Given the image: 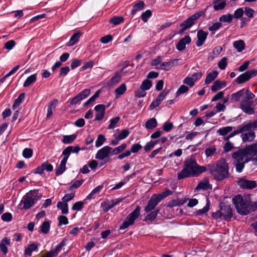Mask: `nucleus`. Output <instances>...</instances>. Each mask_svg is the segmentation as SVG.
Masks as SVG:
<instances>
[{"label":"nucleus","instance_id":"1","mask_svg":"<svg viewBox=\"0 0 257 257\" xmlns=\"http://www.w3.org/2000/svg\"><path fill=\"white\" fill-rule=\"evenodd\" d=\"M207 171V167L197 164L194 159H187L184 162L183 169L178 173L177 178L182 180L185 178L198 177Z\"/></svg>","mask_w":257,"mask_h":257},{"label":"nucleus","instance_id":"2","mask_svg":"<svg viewBox=\"0 0 257 257\" xmlns=\"http://www.w3.org/2000/svg\"><path fill=\"white\" fill-rule=\"evenodd\" d=\"M228 170V164L223 159L218 161L216 164H209L207 167V171H208L218 181H222L229 177Z\"/></svg>","mask_w":257,"mask_h":257},{"label":"nucleus","instance_id":"3","mask_svg":"<svg viewBox=\"0 0 257 257\" xmlns=\"http://www.w3.org/2000/svg\"><path fill=\"white\" fill-rule=\"evenodd\" d=\"M232 201L238 214L246 215L249 213V200L238 194L232 198Z\"/></svg>","mask_w":257,"mask_h":257},{"label":"nucleus","instance_id":"4","mask_svg":"<svg viewBox=\"0 0 257 257\" xmlns=\"http://www.w3.org/2000/svg\"><path fill=\"white\" fill-rule=\"evenodd\" d=\"M205 15V12L204 11H199L189 17L186 20L180 25L181 29L179 30L178 33L182 34L187 29H190L196 23L197 21L203 16Z\"/></svg>","mask_w":257,"mask_h":257},{"label":"nucleus","instance_id":"5","mask_svg":"<svg viewBox=\"0 0 257 257\" xmlns=\"http://www.w3.org/2000/svg\"><path fill=\"white\" fill-rule=\"evenodd\" d=\"M140 206H137L135 210L126 217L125 221L120 226L119 229L124 230L128 228L130 226L134 225L135 220L140 215Z\"/></svg>","mask_w":257,"mask_h":257},{"label":"nucleus","instance_id":"6","mask_svg":"<svg viewBox=\"0 0 257 257\" xmlns=\"http://www.w3.org/2000/svg\"><path fill=\"white\" fill-rule=\"evenodd\" d=\"M38 191L36 190L31 191L29 193L24 195L21 202L23 203V208L27 210L32 207L36 203L37 199L35 198L37 196Z\"/></svg>","mask_w":257,"mask_h":257},{"label":"nucleus","instance_id":"7","mask_svg":"<svg viewBox=\"0 0 257 257\" xmlns=\"http://www.w3.org/2000/svg\"><path fill=\"white\" fill-rule=\"evenodd\" d=\"M256 75L257 70H249L240 74L236 78L235 81L237 84H241L248 81L250 78L255 76Z\"/></svg>","mask_w":257,"mask_h":257},{"label":"nucleus","instance_id":"8","mask_svg":"<svg viewBox=\"0 0 257 257\" xmlns=\"http://www.w3.org/2000/svg\"><path fill=\"white\" fill-rule=\"evenodd\" d=\"M219 207L222 213L223 219L227 221H230L233 216L232 210L230 206L224 202H221Z\"/></svg>","mask_w":257,"mask_h":257},{"label":"nucleus","instance_id":"9","mask_svg":"<svg viewBox=\"0 0 257 257\" xmlns=\"http://www.w3.org/2000/svg\"><path fill=\"white\" fill-rule=\"evenodd\" d=\"M253 101L252 100H242L239 107L243 112L247 114H252L254 113V108L252 107Z\"/></svg>","mask_w":257,"mask_h":257},{"label":"nucleus","instance_id":"10","mask_svg":"<svg viewBox=\"0 0 257 257\" xmlns=\"http://www.w3.org/2000/svg\"><path fill=\"white\" fill-rule=\"evenodd\" d=\"M237 184L241 188L243 189H252L257 186L255 181L248 180L244 178H239Z\"/></svg>","mask_w":257,"mask_h":257},{"label":"nucleus","instance_id":"11","mask_svg":"<svg viewBox=\"0 0 257 257\" xmlns=\"http://www.w3.org/2000/svg\"><path fill=\"white\" fill-rule=\"evenodd\" d=\"M90 90L89 89H85L79 93L76 96L70 100V107L71 105L78 104L82 100L85 99L90 94Z\"/></svg>","mask_w":257,"mask_h":257},{"label":"nucleus","instance_id":"12","mask_svg":"<svg viewBox=\"0 0 257 257\" xmlns=\"http://www.w3.org/2000/svg\"><path fill=\"white\" fill-rule=\"evenodd\" d=\"M112 148L106 146L98 151L95 155V158L100 160H104L109 157Z\"/></svg>","mask_w":257,"mask_h":257},{"label":"nucleus","instance_id":"13","mask_svg":"<svg viewBox=\"0 0 257 257\" xmlns=\"http://www.w3.org/2000/svg\"><path fill=\"white\" fill-rule=\"evenodd\" d=\"M160 202H161L160 200L154 194L149 200L147 206L145 208V211L146 213H149L153 211Z\"/></svg>","mask_w":257,"mask_h":257},{"label":"nucleus","instance_id":"14","mask_svg":"<svg viewBox=\"0 0 257 257\" xmlns=\"http://www.w3.org/2000/svg\"><path fill=\"white\" fill-rule=\"evenodd\" d=\"M106 108L105 105L104 104L96 105L94 107V110L96 113L95 114V118L93 121L102 120L104 117Z\"/></svg>","mask_w":257,"mask_h":257},{"label":"nucleus","instance_id":"15","mask_svg":"<svg viewBox=\"0 0 257 257\" xmlns=\"http://www.w3.org/2000/svg\"><path fill=\"white\" fill-rule=\"evenodd\" d=\"M53 170V166L51 164H49L47 162L43 163L41 165L37 167L34 171V173L42 175L44 170L47 172H51Z\"/></svg>","mask_w":257,"mask_h":257},{"label":"nucleus","instance_id":"16","mask_svg":"<svg viewBox=\"0 0 257 257\" xmlns=\"http://www.w3.org/2000/svg\"><path fill=\"white\" fill-rule=\"evenodd\" d=\"M208 33L204 31L203 30H199L197 34V40L195 44L197 47L202 46L206 41Z\"/></svg>","mask_w":257,"mask_h":257},{"label":"nucleus","instance_id":"17","mask_svg":"<svg viewBox=\"0 0 257 257\" xmlns=\"http://www.w3.org/2000/svg\"><path fill=\"white\" fill-rule=\"evenodd\" d=\"M191 42V39L189 35H186L182 38L177 44L176 49L179 51H182L186 48V44H189Z\"/></svg>","mask_w":257,"mask_h":257},{"label":"nucleus","instance_id":"18","mask_svg":"<svg viewBox=\"0 0 257 257\" xmlns=\"http://www.w3.org/2000/svg\"><path fill=\"white\" fill-rule=\"evenodd\" d=\"M247 156V155L244 149L238 150L232 155V157L235 160V162H244V159Z\"/></svg>","mask_w":257,"mask_h":257},{"label":"nucleus","instance_id":"19","mask_svg":"<svg viewBox=\"0 0 257 257\" xmlns=\"http://www.w3.org/2000/svg\"><path fill=\"white\" fill-rule=\"evenodd\" d=\"M247 156L254 157L257 156V143H254L246 146L244 149Z\"/></svg>","mask_w":257,"mask_h":257},{"label":"nucleus","instance_id":"20","mask_svg":"<svg viewBox=\"0 0 257 257\" xmlns=\"http://www.w3.org/2000/svg\"><path fill=\"white\" fill-rule=\"evenodd\" d=\"M146 5L144 1H140L136 3L131 11V14L134 15L138 11H140L144 9Z\"/></svg>","mask_w":257,"mask_h":257},{"label":"nucleus","instance_id":"21","mask_svg":"<svg viewBox=\"0 0 257 257\" xmlns=\"http://www.w3.org/2000/svg\"><path fill=\"white\" fill-rule=\"evenodd\" d=\"M255 137V133L253 131L242 134L241 135V137L242 138V141L244 143L252 141L254 140Z\"/></svg>","mask_w":257,"mask_h":257},{"label":"nucleus","instance_id":"22","mask_svg":"<svg viewBox=\"0 0 257 257\" xmlns=\"http://www.w3.org/2000/svg\"><path fill=\"white\" fill-rule=\"evenodd\" d=\"M10 244V239L7 237H4L0 242V249L4 253L6 254L8 253V249L6 246V244L9 245Z\"/></svg>","mask_w":257,"mask_h":257},{"label":"nucleus","instance_id":"23","mask_svg":"<svg viewBox=\"0 0 257 257\" xmlns=\"http://www.w3.org/2000/svg\"><path fill=\"white\" fill-rule=\"evenodd\" d=\"M159 210V209H157L154 211H151L150 213L145 217L144 220L146 222L149 221L153 222L156 218Z\"/></svg>","mask_w":257,"mask_h":257},{"label":"nucleus","instance_id":"24","mask_svg":"<svg viewBox=\"0 0 257 257\" xmlns=\"http://www.w3.org/2000/svg\"><path fill=\"white\" fill-rule=\"evenodd\" d=\"M157 125V120L154 117L149 119L145 123V127L147 130H153L156 127Z\"/></svg>","mask_w":257,"mask_h":257},{"label":"nucleus","instance_id":"25","mask_svg":"<svg viewBox=\"0 0 257 257\" xmlns=\"http://www.w3.org/2000/svg\"><path fill=\"white\" fill-rule=\"evenodd\" d=\"M218 74V73L216 70H214L211 72H209L206 76V79L205 80V84H208L210 83L212 81L216 79Z\"/></svg>","mask_w":257,"mask_h":257},{"label":"nucleus","instance_id":"26","mask_svg":"<svg viewBox=\"0 0 257 257\" xmlns=\"http://www.w3.org/2000/svg\"><path fill=\"white\" fill-rule=\"evenodd\" d=\"M233 45L234 48L236 49L238 52H242L245 49V43L242 40L234 41Z\"/></svg>","mask_w":257,"mask_h":257},{"label":"nucleus","instance_id":"27","mask_svg":"<svg viewBox=\"0 0 257 257\" xmlns=\"http://www.w3.org/2000/svg\"><path fill=\"white\" fill-rule=\"evenodd\" d=\"M81 34L80 32H78L74 33L71 37L69 42L67 44L68 46H73L79 40Z\"/></svg>","mask_w":257,"mask_h":257},{"label":"nucleus","instance_id":"28","mask_svg":"<svg viewBox=\"0 0 257 257\" xmlns=\"http://www.w3.org/2000/svg\"><path fill=\"white\" fill-rule=\"evenodd\" d=\"M57 207L61 210L62 214H66L68 213V205L67 203L59 201L57 203Z\"/></svg>","mask_w":257,"mask_h":257},{"label":"nucleus","instance_id":"29","mask_svg":"<svg viewBox=\"0 0 257 257\" xmlns=\"http://www.w3.org/2000/svg\"><path fill=\"white\" fill-rule=\"evenodd\" d=\"M245 88H242L241 90L233 93L231 95V100L234 101H239L240 98L244 94Z\"/></svg>","mask_w":257,"mask_h":257},{"label":"nucleus","instance_id":"30","mask_svg":"<svg viewBox=\"0 0 257 257\" xmlns=\"http://www.w3.org/2000/svg\"><path fill=\"white\" fill-rule=\"evenodd\" d=\"M25 97V93H21L18 97L15 100L14 103L13 105L12 108L13 109H16L23 101Z\"/></svg>","mask_w":257,"mask_h":257},{"label":"nucleus","instance_id":"31","mask_svg":"<svg viewBox=\"0 0 257 257\" xmlns=\"http://www.w3.org/2000/svg\"><path fill=\"white\" fill-rule=\"evenodd\" d=\"M251 123L248 122V123L243 122L241 126L238 127V130L240 134H243L245 132H251L252 131L251 128Z\"/></svg>","mask_w":257,"mask_h":257},{"label":"nucleus","instance_id":"32","mask_svg":"<svg viewBox=\"0 0 257 257\" xmlns=\"http://www.w3.org/2000/svg\"><path fill=\"white\" fill-rule=\"evenodd\" d=\"M127 147V145L125 143H123L120 146L113 149L111 151L112 155H117L122 152Z\"/></svg>","mask_w":257,"mask_h":257},{"label":"nucleus","instance_id":"33","mask_svg":"<svg viewBox=\"0 0 257 257\" xmlns=\"http://www.w3.org/2000/svg\"><path fill=\"white\" fill-rule=\"evenodd\" d=\"M210 207V201L208 199H207V203L206 205L201 209H199L194 212L196 216L202 215L204 213H206L209 210Z\"/></svg>","mask_w":257,"mask_h":257},{"label":"nucleus","instance_id":"34","mask_svg":"<svg viewBox=\"0 0 257 257\" xmlns=\"http://www.w3.org/2000/svg\"><path fill=\"white\" fill-rule=\"evenodd\" d=\"M233 19V16L230 14L222 15L219 18V21L221 22L227 23L228 24L232 22Z\"/></svg>","mask_w":257,"mask_h":257},{"label":"nucleus","instance_id":"35","mask_svg":"<svg viewBox=\"0 0 257 257\" xmlns=\"http://www.w3.org/2000/svg\"><path fill=\"white\" fill-rule=\"evenodd\" d=\"M38 245L35 243H31L28 245L27 248L25 250V254L31 256L32 255V252L33 251L38 250Z\"/></svg>","mask_w":257,"mask_h":257},{"label":"nucleus","instance_id":"36","mask_svg":"<svg viewBox=\"0 0 257 257\" xmlns=\"http://www.w3.org/2000/svg\"><path fill=\"white\" fill-rule=\"evenodd\" d=\"M156 196L158 198V199L160 200H162L163 199L166 198L167 197L173 194V192L170 190L168 188H166L165 190L161 194H155Z\"/></svg>","mask_w":257,"mask_h":257},{"label":"nucleus","instance_id":"37","mask_svg":"<svg viewBox=\"0 0 257 257\" xmlns=\"http://www.w3.org/2000/svg\"><path fill=\"white\" fill-rule=\"evenodd\" d=\"M37 79V76L36 74H33L31 76H29L25 82L24 83L23 86L24 87H27L34 83Z\"/></svg>","mask_w":257,"mask_h":257},{"label":"nucleus","instance_id":"38","mask_svg":"<svg viewBox=\"0 0 257 257\" xmlns=\"http://www.w3.org/2000/svg\"><path fill=\"white\" fill-rule=\"evenodd\" d=\"M158 143V141H151L148 142L144 147V151L146 153L150 152L152 150L155 145Z\"/></svg>","mask_w":257,"mask_h":257},{"label":"nucleus","instance_id":"39","mask_svg":"<svg viewBox=\"0 0 257 257\" xmlns=\"http://www.w3.org/2000/svg\"><path fill=\"white\" fill-rule=\"evenodd\" d=\"M50 223L49 220L43 222L41 226V231L44 234L48 233L50 230Z\"/></svg>","mask_w":257,"mask_h":257},{"label":"nucleus","instance_id":"40","mask_svg":"<svg viewBox=\"0 0 257 257\" xmlns=\"http://www.w3.org/2000/svg\"><path fill=\"white\" fill-rule=\"evenodd\" d=\"M76 137L77 135L76 134L64 136L62 139V142L64 144H71L76 139Z\"/></svg>","mask_w":257,"mask_h":257},{"label":"nucleus","instance_id":"41","mask_svg":"<svg viewBox=\"0 0 257 257\" xmlns=\"http://www.w3.org/2000/svg\"><path fill=\"white\" fill-rule=\"evenodd\" d=\"M248 161L247 158L245 159L244 162H234L233 163L235 167L236 172L240 173L242 171L244 167V164Z\"/></svg>","mask_w":257,"mask_h":257},{"label":"nucleus","instance_id":"42","mask_svg":"<svg viewBox=\"0 0 257 257\" xmlns=\"http://www.w3.org/2000/svg\"><path fill=\"white\" fill-rule=\"evenodd\" d=\"M121 80V75L119 73H115V74L111 78L109 81L110 85H115L118 83Z\"/></svg>","mask_w":257,"mask_h":257},{"label":"nucleus","instance_id":"43","mask_svg":"<svg viewBox=\"0 0 257 257\" xmlns=\"http://www.w3.org/2000/svg\"><path fill=\"white\" fill-rule=\"evenodd\" d=\"M126 90V86L124 83L121 84L119 87L115 90V93L116 94V98L122 95Z\"/></svg>","mask_w":257,"mask_h":257},{"label":"nucleus","instance_id":"44","mask_svg":"<svg viewBox=\"0 0 257 257\" xmlns=\"http://www.w3.org/2000/svg\"><path fill=\"white\" fill-rule=\"evenodd\" d=\"M233 129V127L231 126L222 127L219 128L217 131V133L220 136H225L228 134L230 132H231Z\"/></svg>","mask_w":257,"mask_h":257},{"label":"nucleus","instance_id":"45","mask_svg":"<svg viewBox=\"0 0 257 257\" xmlns=\"http://www.w3.org/2000/svg\"><path fill=\"white\" fill-rule=\"evenodd\" d=\"M123 21L124 18L123 17L114 16L111 19H110L109 22L110 23L114 25H117L123 22Z\"/></svg>","mask_w":257,"mask_h":257},{"label":"nucleus","instance_id":"46","mask_svg":"<svg viewBox=\"0 0 257 257\" xmlns=\"http://www.w3.org/2000/svg\"><path fill=\"white\" fill-rule=\"evenodd\" d=\"M119 120H120V117L118 116L111 118L110 120V123L107 127V129L111 130V129L114 128L115 127L116 124L119 121Z\"/></svg>","mask_w":257,"mask_h":257},{"label":"nucleus","instance_id":"47","mask_svg":"<svg viewBox=\"0 0 257 257\" xmlns=\"http://www.w3.org/2000/svg\"><path fill=\"white\" fill-rule=\"evenodd\" d=\"M152 15V12L150 10H148L142 14L141 16V19L144 22L146 23L148 22V19L150 18Z\"/></svg>","mask_w":257,"mask_h":257},{"label":"nucleus","instance_id":"48","mask_svg":"<svg viewBox=\"0 0 257 257\" xmlns=\"http://www.w3.org/2000/svg\"><path fill=\"white\" fill-rule=\"evenodd\" d=\"M66 170V165L60 163L58 168L55 171V175L58 176L62 174Z\"/></svg>","mask_w":257,"mask_h":257},{"label":"nucleus","instance_id":"49","mask_svg":"<svg viewBox=\"0 0 257 257\" xmlns=\"http://www.w3.org/2000/svg\"><path fill=\"white\" fill-rule=\"evenodd\" d=\"M222 26V24L221 23L219 22H216L214 23L212 25L210 26L208 28V30L209 31L212 32V34H215V31L218 30L219 28H220Z\"/></svg>","mask_w":257,"mask_h":257},{"label":"nucleus","instance_id":"50","mask_svg":"<svg viewBox=\"0 0 257 257\" xmlns=\"http://www.w3.org/2000/svg\"><path fill=\"white\" fill-rule=\"evenodd\" d=\"M84 202L82 201H78L73 204L72 207V210L73 211H80L83 208Z\"/></svg>","mask_w":257,"mask_h":257},{"label":"nucleus","instance_id":"51","mask_svg":"<svg viewBox=\"0 0 257 257\" xmlns=\"http://www.w3.org/2000/svg\"><path fill=\"white\" fill-rule=\"evenodd\" d=\"M105 141L106 138L104 135L102 134L99 135L95 142L96 147H99L102 146Z\"/></svg>","mask_w":257,"mask_h":257},{"label":"nucleus","instance_id":"52","mask_svg":"<svg viewBox=\"0 0 257 257\" xmlns=\"http://www.w3.org/2000/svg\"><path fill=\"white\" fill-rule=\"evenodd\" d=\"M189 89L188 86L184 85H181L176 93V96L178 97L181 94L186 93L188 91Z\"/></svg>","mask_w":257,"mask_h":257},{"label":"nucleus","instance_id":"53","mask_svg":"<svg viewBox=\"0 0 257 257\" xmlns=\"http://www.w3.org/2000/svg\"><path fill=\"white\" fill-rule=\"evenodd\" d=\"M152 86V81L148 80V79H145L144 80L140 87L143 89H144L146 90L150 89L151 87Z\"/></svg>","mask_w":257,"mask_h":257},{"label":"nucleus","instance_id":"54","mask_svg":"<svg viewBox=\"0 0 257 257\" xmlns=\"http://www.w3.org/2000/svg\"><path fill=\"white\" fill-rule=\"evenodd\" d=\"M84 181V180L83 179L75 180L74 182L69 187V190L72 191L75 189L79 188L82 184Z\"/></svg>","mask_w":257,"mask_h":257},{"label":"nucleus","instance_id":"55","mask_svg":"<svg viewBox=\"0 0 257 257\" xmlns=\"http://www.w3.org/2000/svg\"><path fill=\"white\" fill-rule=\"evenodd\" d=\"M216 151V147L212 146L211 147L207 148L205 150V153L207 157L212 156Z\"/></svg>","mask_w":257,"mask_h":257},{"label":"nucleus","instance_id":"56","mask_svg":"<svg viewBox=\"0 0 257 257\" xmlns=\"http://www.w3.org/2000/svg\"><path fill=\"white\" fill-rule=\"evenodd\" d=\"M172 67V63L170 62H165L161 64L159 68L166 71H169Z\"/></svg>","mask_w":257,"mask_h":257},{"label":"nucleus","instance_id":"57","mask_svg":"<svg viewBox=\"0 0 257 257\" xmlns=\"http://www.w3.org/2000/svg\"><path fill=\"white\" fill-rule=\"evenodd\" d=\"M146 90L141 88H139L135 92V96L138 98L144 97L146 95Z\"/></svg>","mask_w":257,"mask_h":257},{"label":"nucleus","instance_id":"58","mask_svg":"<svg viewBox=\"0 0 257 257\" xmlns=\"http://www.w3.org/2000/svg\"><path fill=\"white\" fill-rule=\"evenodd\" d=\"M210 185L209 183V181H206V182H200L198 183L197 186H196L195 189H203V190H206L208 188L209 186Z\"/></svg>","mask_w":257,"mask_h":257},{"label":"nucleus","instance_id":"59","mask_svg":"<svg viewBox=\"0 0 257 257\" xmlns=\"http://www.w3.org/2000/svg\"><path fill=\"white\" fill-rule=\"evenodd\" d=\"M227 58L225 57H223L218 63V67L221 70H224L227 65Z\"/></svg>","mask_w":257,"mask_h":257},{"label":"nucleus","instance_id":"60","mask_svg":"<svg viewBox=\"0 0 257 257\" xmlns=\"http://www.w3.org/2000/svg\"><path fill=\"white\" fill-rule=\"evenodd\" d=\"M66 150L69 152L71 154V153L78 154L79 151L81 150L80 148L78 146H68L65 148Z\"/></svg>","mask_w":257,"mask_h":257},{"label":"nucleus","instance_id":"61","mask_svg":"<svg viewBox=\"0 0 257 257\" xmlns=\"http://www.w3.org/2000/svg\"><path fill=\"white\" fill-rule=\"evenodd\" d=\"M82 63L81 60H78L76 58L72 60L70 67L71 69L74 70L78 67L80 66Z\"/></svg>","mask_w":257,"mask_h":257},{"label":"nucleus","instance_id":"62","mask_svg":"<svg viewBox=\"0 0 257 257\" xmlns=\"http://www.w3.org/2000/svg\"><path fill=\"white\" fill-rule=\"evenodd\" d=\"M130 134V132L127 129H123L121 131V132L118 135V138L120 140L126 138Z\"/></svg>","mask_w":257,"mask_h":257},{"label":"nucleus","instance_id":"63","mask_svg":"<svg viewBox=\"0 0 257 257\" xmlns=\"http://www.w3.org/2000/svg\"><path fill=\"white\" fill-rule=\"evenodd\" d=\"M183 83L187 85H188L190 87H192L194 86L195 84V81L191 77H186L183 80Z\"/></svg>","mask_w":257,"mask_h":257},{"label":"nucleus","instance_id":"64","mask_svg":"<svg viewBox=\"0 0 257 257\" xmlns=\"http://www.w3.org/2000/svg\"><path fill=\"white\" fill-rule=\"evenodd\" d=\"M142 148V146L139 143H136L133 144L131 148L130 152L131 153H138L141 149Z\"/></svg>","mask_w":257,"mask_h":257}]
</instances>
